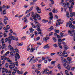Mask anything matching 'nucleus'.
Returning a JSON list of instances; mask_svg holds the SVG:
<instances>
[{"label": "nucleus", "instance_id": "obj_33", "mask_svg": "<svg viewBox=\"0 0 75 75\" xmlns=\"http://www.w3.org/2000/svg\"><path fill=\"white\" fill-rule=\"evenodd\" d=\"M57 55H59L60 57H61V56H62V54H61V53H60L59 52H58L57 53Z\"/></svg>", "mask_w": 75, "mask_h": 75}, {"label": "nucleus", "instance_id": "obj_60", "mask_svg": "<svg viewBox=\"0 0 75 75\" xmlns=\"http://www.w3.org/2000/svg\"><path fill=\"white\" fill-rule=\"evenodd\" d=\"M6 14V11L4 10L3 11V14Z\"/></svg>", "mask_w": 75, "mask_h": 75}, {"label": "nucleus", "instance_id": "obj_45", "mask_svg": "<svg viewBox=\"0 0 75 75\" xmlns=\"http://www.w3.org/2000/svg\"><path fill=\"white\" fill-rule=\"evenodd\" d=\"M69 8L70 12V13H71L72 12V8H71V7H69Z\"/></svg>", "mask_w": 75, "mask_h": 75}, {"label": "nucleus", "instance_id": "obj_5", "mask_svg": "<svg viewBox=\"0 0 75 75\" xmlns=\"http://www.w3.org/2000/svg\"><path fill=\"white\" fill-rule=\"evenodd\" d=\"M7 55H5V54L4 55H3V56H1V60H3V59H5V60H6V61L9 58H7L6 56Z\"/></svg>", "mask_w": 75, "mask_h": 75}, {"label": "nucleus", "instance_id": "obj_25", "mask_svg": "<svg viewBox=\"0 0 75 75\" xmlns=\"http://www.w3.org/2000/svg\"><path fill=\"white\" fill-rule=\"evenodd\" d=\"M34 56H31L30 58V60L29 62H31V61L34 59Z\"/></svg>", "mask_w": 75, "mask_h": 75}, {"label": "nucleus", "instance_id": "obj_21", "mask_svg": "<svg viewBox=\"0 0 75 75\" xmlns=\"http://www.w3.org/2000/svg\"><path fill=\"white\" fill-rule=\"evenodd\" d=\"M52 13H58V10H56L55 8H54L52 11Z\"/></svg>", "mask_w": 75, "mask_h": 75}, {"label": "nucleus", "instance_id": "obj_59", "mask_svg": "<svg viewBox=\"0 0 75 75\" xmlns=\"http://www.w3.org/2000/svg\"><path fill=\"white\" fill-rule=\"evenodd\" d=\"M18 70V69H17V67H15L14 70L15 72H16V71H17Z\"/></svg>", "mask_w": 75, "mask_h": 75}, {"label": "nucleus", "instance_id": "obj_24", "mask_svg": "<svg viewBox=\"0 0 75 75\" xmlns=\"http://www.w3.org/2000/svg\"><path fill=\"white\" fill-rule=\"evenodd\" d=\"M58 44H61V42L62 41V40L60 39H58Z\"/></svg>", "mask_w": 75, "mask_h": 75}, {"label": "nucleus", "instance_id": "obj_23", "mask_svg": "<svg viewBox=\"0 0 75 75\" xmlns=\"http://www.w3.org/2000/svg\"><path fill=\"white\" fill-rule=\"evenodd\" d=\"M68 23H69V27H71V26H72V22L69 21Z\"/></svg>", "mask_w": 75, "mask_h": 75}, {"label": "nucleus", "instance_id": "obj_27", "mask_svg": "<svg viewBox=\"0 0 75 75\" xmlns=\"http://www.w3.org/2000/svg\"><path fill=\"white\" fill-rule=\"evenodd\" d=\"M50 38H49V37H46L45 38H44L43 39V41H47V40H48V39H49Z\"/></svg>", "mask_w": 75, "mask_h": 75}, {"label": "nucleus", "instance_id": "obj_26", "mask_svg": "<svg viewBox=\"0 0 75 75\" xmlns=\"http://www.w3.org/2000/svg\"><path fill=\"white\" fill-rule=\"evenodd\" d=\"M62 5L63 6V7H66V4L64 3V2H62Z\"/></svg>", "mask_w": 75, "mask_h": 75}, {"label": "nucleus", "instance_id": "obj_2", "mask_svg": "<svg viewBox=\"0 0 75 75\" xmlns=\"http://www.w3.org/2000/svg\"><path fill=\"white\" fill-rule=\"evenodd\" d=\"M41 26V24L40 23H39L36 25V27L38 28L36 30L38 31V34H41V31H42V30L40 28V27Z\"/></svg>", "mask_w": 75, "mask_h": 75}, {"label": "nucleus", "instance_id": "obj_12", "mask_svg": "<svg viewBox=\"0 0 75 75\" xmlns=\"http://www.w3.org/2000/svg\"><path fill=\"white\" fill-rule=\"evenodd\" d=\"M36 7L38 13H41V9H40V8L38 6H36Z\"/></svg>", "mask_w": 75, "mask_h": 75}, {"label": "nucleus", "instance_id": "obj_9", "mask_svg": "<svg viewBox=\"0 0 75 75\" xmlns=\"http://www.w3.org/2000/svg\"><path fill=\"white\" fill-rule=\"evenodd\" d=\"M49 45V44H47L43 47L44 49H46V50H49V48L50 47V46Z\"/></svg>", "mask_w": 75, "mask_h": 75}, {"label": "nucleus", "instance_id": "obj_32", "mask_svg": "<svg viewBox=\"0 0 75 75\" xmlns=\"http://www.w3.org/2000/svg\"><path fill=\"white\" fill-rule=\"evenodd\" d=\"M40 39V38L39 37H38L34 39V40H35V41H38V40H39Z\"/></svg>", "mask_w": 75, "mask_h": 75}, {"label": "nucleus", "instance_id": "obj_8", "mask_svg": "<svg viewBox=\"0 0 75 75\" xmlns=\"http://www.w3.org/2000/svg\"><path fill=\"white\" fill-rule=\"evenodd\" d=\"M63 66H64V67H65V68H67V69L69 70V71L70 70V67H69V65H66L64 64H63Z\"/></svg>", "mask_w": 75, "mask_h": 75}, {"label": "nucleus", "instance_id": "obj_53", "mask_svg": "<svg viewBox=\"0 0 75 75\" xmlns=\"http://www.w3.org/2000/svg\"><path fill=\"white\" fill-rule=\"evenodd\" d=\"M55 31L57 32L56 33H59V30L55 29Z\"/></svg>", "mask_w": 75, "mask_h": 75}, {"label": "nucleus", "instance_id": "obj_64", "mask_svg": "<svg viewBox=\"0 0 75 75\" xmlns=\"http://www.w3.org/2000/svg\"><path fill=\"white\" fill-rule=\"evenodd\" d=\"M75 33H74V41H75Z\"/></svg>", "mask_w": 75, "mask_h": 75}, {"label": "nucleus", "instance_id": "obj_17", "mask_svg": "<svg viewBox=\"0 0 75 75\" xmlns=\"http://www.w3.org/2000/svg\"><path fill=\"white\" fill-rule=\"evenodd\" d=\"M40 15H38L37 13H35V16L33 17V18H37V17L38 18V17H40V16H39Z\"/></svg>", "mask_w": 75, "mask_h": 75}, {"label": "nucleus", "instance_id": "obj_16", "mask_svg": "<svg viewBox=\"0 0 75 75\" xmlns=\"http://www.w3.org/2000/svg\"><path fill=\"white\" fill-rule=\"evenodd\" d=\"M35 18H33L30 17V20L32 21H33V20H34V21H37V19Z\"/></svg>", "mask_w": 75, "mask_h": 75}, {"label": "nucleus", "instance_id": "obj_3", "mask_svg": "<svg viewBox=\"0 0 75 75\" xmlns=\"http://www.w3.org/2000/svg\"><path fill=\"white\" fill-rule=\"evenodd\" d=\"M1 42L2 43V46L1 47L2 50H3L4 48H6V43L4 42V39L2 38L1 40Z\"/></svg>", "mask_w": 75, "mask_h": 75}, {"label": "nucleus", "instance_id": "obj_28", "mask_svg": "<svg viewBox=\"0 0 75 75\" xmlns=\"http://www.w3.org/2000/svg\"><path fill=\"white\" fill-rule=\"evenodd\" d=\"M48 21V20H45L44 19H43L42 20V22L43 23H47Z\"/></svg>", "mask_w": 75, "mask_h": 75}, {"label": "nucleus", "instance_id": "obj_7", "mask_svg": "<svg viewBox=\"0 0 75 75\" xmlns=\"http://www.w3.org/2000/svg\"><path fill=\"white\" fill-rule=\"evenodd\" d=\"M50 17H49L50 20H52V18H53V15L52 14V13L51 12L49 13Z\"/></svg>", "mask_w": 75, "mask_h": 75}, {"label": "nucleus", "instance_id": "obj_4", "mask_svg": "<svg viewBox=\"0 0 75 75\" xmlns=\"http://www.w3.org/2000/svg\"><path fill=\"white\" fill-rule=\"evenodd\" d=\"M15 60L16 61H17L18 59H20V56L19 55V54L18 53H16V54L15 55Z\"/></svg>", "mask_w": 75, "mask_h": 75}, {"label": "nucleus", "instance_id": "obj_52", "mask_svg": "<svg viewBox=\"0 0 75 75\" xmlns=\"http://www.w3.org/2000/svg\"><path fill=\"white\" fill-rule=\"evenodd\" d=\"M56 62V61H52L51 62V64L52 65H53V64H54Z\"/></svg>", "mask_w": 75, "mask_h": 75}, {"label": "nucleus", "instance_id": "obj_49", "mask_svg": "<svg viewBox=\"0 0 75 75\" xmlns=\"http://www.w3.org/2000/svg\"><path fill=\"white\" fill-rule=\"evenodd\" d=\"M66 16L68 18H69V12H67V13Z\"/></svg>", "mask_w": 75, "mask_h": 75}, {"label": "nucleus", "instance_id": "obj_38", "mask_svg": "<svg viewBox=\"0 0 75 75\" xmlns=\"http://www.w3.org/2000/svg\"><path fill=\"white\" fill-rule=\"evenodd\" d=\"M52 39L54 42H56L57 41V40H56V38L53 37Z\"/></svg>", "mask_w": 75, "mask_h": 75}, {"label": "nucleus", "instance_id": "obj_37", "mask_svg": "<svg viewBox=\"0 0 75 75\" xmlns=\"http://www.w3.org/2000/svg\"><path fill=\"white\" fill-rule=\"evenodd\" d=\"M2 74H3V73H4V72H5V68H3L2 69Z\"/></svg>", "mask_w": 75, "mask_h": 75}, {"label": "nucleus", "instance_id": "obj_6", "mask_svg": "<svg viewBox=\"0 0 75 75\" xmlns=\"http://www.w3.org/2000/svg\"><path fill=\"white\" fill-rule=\"evenodd\" d=\"M15 64H16V63H14L13 64V66L11 65H9V68L11 69H12V70H14V67H15Z\"/></svg>", "mask_w": 75, "mask_h": 75}, {"label": "nucleus", "instance_id": "obj_51", "mask_svg": "<svg viewBox=\"0 0 75 75\" xmlns=\"http://www.w3.org/2000/svg\"><path fill=\"white\" fill-rule=\"evenodd\" d=\"M63 61H64V64H66V63H67V60L65 59H64Z\"/></svg>", "mask_w": 75, "mask_h": 75}, {"label": "nucleus", "instance_id": "obj_61", "mask_svg": "<svg viewBox=\"0 0 75 75\" xmlns=\"http://www.w3.org/2000/svg\"><path fill=\"white\" fill-rule=\"evenodd\" d=\"M23 45V43L21 42L20 43H19V46H22Z\"/></svg>", "mask_w": 75, "mask_h": 75}, {"label": "nucleus", "instance_id": "obj_39", "mask_svg": "<svg viewBox=\"0 0 75 75\" xmlns=\"http://www.w3.org/2000/svg\"><path fill=\"white\" fill-rule=\"evenodd\" d=\"M67 59L68 61H71L72 60V59L69 57H68Z\"/></svg>", "mask_w": 75, "mask_h": 75}, {"label": "nucleus", "instance_id": "obj_20", "mask_svg": "<svg viewBox=\"0 0 75 75\" xmlns=\"http://www.w3.org/2000/svg\"><path fill=\"white\" fill-rule=\"evenodd\" d=\"M71 17H72L73 16H74L75 17V13L73 12L72 13H71L70 15Z\"/></svg>", "mask_w": 75, "mask_h": 75}, {"label": "nucleus", "instance_id": "obj_54", "mask_svg": "<svg viewBox=\"0 0 75 75\" xmlns=\"http://www.w3.org/2000/svg\"><path fill=\"white\" fill-rule=\"evenodd\" d=\"M34 4H35V3L34 1L33 2H31L30 3V5H34Z\"/></svg>", "mask_w": 75, "mask_h": 75}, {"label": "nucleus", "instance_id": "obj_46", "mask_svg": "<svg viewBox=\"0 0 75 75\" xmlns=\"http://www.w3.org/2000/svg\"><path fill=\"white\" fill-rule=\"evenodd\" d=\"M6 60L5 59H4L2 62V64L3 65L4 64L5 62H6Z\"/></svg>", "mask_w": 75, "mask_h": 75}, {"label": "nucleus", "instance_id": "obj_30", "mask_svg": "<svg viewBox=\"0 0 75 75\" xmlns=\"http://www.w3.org/2000/svg\"><path fill=\"white\" fill-rule=\"evenodd\" d=\"M53 46L55 48H57L58 47V45L57 44H53Z\"/></svg>", "mask_w": 75, "mask_h": 75}, {"label": "nucleus", "instance_id": "obj_43", "mask_svg": "<svg viewBox=\"0 0 75 75\" xmlns=\"http://www.w3.org/2000/svg\"><path fill=\"white\" fill-rule=\"evenodd\" d=\"M64 47L65 50H67L68 48V47L66 45L64 46Z\"/></svg>", "mask_w": 75, "mask_h": 75}, {"label": "nucleus", "instance_id": "obj_58", "mask_svg": "<svg viewBox=\"0 0 75 75\" xmlns=\"http://www.w3.org/2000/svg\"><path fill=\"white\" fill-rule=\"evenodd\" d=\"M10 54V52L9 51H8L6 52L5 54V55H7L8 54Z\"/></svg>", "mask_w": 75, "mask_h": 75}, {"label": "nucleus", "instance_id": "obj_57", "mask_svg": "<svg viewBox=\"0 0 75 75\" xmlns=\"http://www.w3.org/2000/svg\"><path fill=\"white\" fill-rule=\"evenodd\" d=\"M2 8H3L4 10H5V9L6 8V6H5V5H3V6H2Z\"/></svg>", "mask_w": 75, "mask_h": 75}, {"label": "nucleus", "instance_id": "obj_48", "mask_svg": "<svg viewBox=\"0 0 75 75\" xmlns=\"http://www.w3.org/2000/svg\"><path fill=\"white\" fill-rule=\"evenodd\" d=\"M62 22H58V25H60V24H62V23H63V22H64V21H62Z\"/></svg>", "mask_w": 75, "mask_h": 75}, {"label": "nucleus", "instance_id": "obj_22", "mask_svg": "<svg viewBox=\"0 0 75 75\" xmlns=\"http://www.w3.org/2000/svg\"><path fill=\"white\" fill-rule=\"evenodd\" d=\"M29 30H30V33H33V31H34V29H33L32 28H30L29 29Z\"/></svg>", "mask_w": 75, "mask_h": 75}, {"label": "nucleus", "instance_id": "obj_36", "mask_svg": "<svg viewBox=\"0 0 75 75\" xmlns=\"http://www.w3.org/2000/svg\"><path fill=\"white\" fill-rule=\"evenodd\" d=\"M52 73V71H49L47 72V73H46V74H47V75H50V74H51Z\"/></svg>", "mask_w": 75, "mask_h": 75}, {"label": "nucleus", "instance_id": "obj_63", "mask_svg": "<svg viewBox=\"0 0 75 75\" xmlns=\"http://www.w3.org/2000/svg\"><path fill=\"white\" fill-rule=\"evenodd\" d=\"M75 69V67H72L71 68V69L72 71H74V69Z\"/></svg>", "mask_w": 75, "mask_h": 75}, {"label": "nucleus", "instance_id": "obj_14", "mask_svg": "<svg viewBox=\"0 0 75 75\" xmlns=\"http://www.w3.org/2000/svg\"><path fill=\"white\" fill-rule=\"evenodd\" d=\"M13 53H15V51H12L10 52V57H13V55L14 57V55Z\"/></svg>", "mask_w": 75, "mask_h": 75}, {"label": "nucleus", "instance_id": "obj_44", "mask_svg": "<svg viewBox=\"0 0 75 75\" xmlns=\"http://www.w3.org/2000/svg\"><path fill=\"white\" fill-rule=\"evenodd\" d=\"M13 51H15V52H18V50L17 48H16Z\"/></svg>", "mask_w": 75, "mask_h": 75}, {"label": "nucleus", "instance_id": "obj_15", "mask_svg": "<svg viewBox=\"0 0 75 75\" xmlns=\"http://www.w3.org/2000/svg\"><path fill=\"white\" fill-rule=\"evenodd\" d=\"M7 61L9 64H10L11 65H12V64H13V61L11 60H10L9 58L8 59Z\"/></svg>", "mask_w": 75, "mask_h": 75}, {"label": "nucleus", "instance_id": "obj_42", "mask_svg": "<svg viewBox=\"0 0 75 75\" xmlns=\"http://www.w3.org/2000/svg\"><path fill=\"white\" fill-rule=\"evenodd\" d=\"M32 17H34L35 16V14H34V12H32Z\"/></svg>", "mask_w": 75, "mask_h": 75}, {"label": "nucleus", "instance_id": "obj_29", "mask_svg": "<svg viewBox=\"0 0 75 75\" xmlns=\"http://www.w3.org/2000/svg\"><path fill=\"white\" fill-rule=\"evenodd\" d=\"M63 56H64L65 54H67V53L64 50L63 51V52L62 53Z\"/></svg>", "mask_w": 75, "mask_h": 75}, {"label": "nucleus", "instance_id": "obj_50", "mask_svg": "<svg viewBox=\"0 0 75 75\" xmlns=\"http://www.w3.org/2000/svg\"><path fill=\"white\" fill-rule=\"evenodd\" d=\"M59 47L61 48V49H62V46L61 45V44H59L58 45Z\"/></svg>", "mask_w": 75, "mask_h": 75}, {"label": "nucleus", "instance_id": "obj_13", "mask_svg": "<svg viewBox=\"0 0 75 75\" xmlns=\"http://www.w3.org/2000/svg\"><path fill=\"white\" fill-rule=\"evenodd\" d=\"M68 34L69 35H70V36H71V37L73 36V35H74V33L71 31L69 30L68 31Z\"/></svg>", "mask_w": 75, "mask_h": 75}, {"label": "nucleus", "instance_id": "obj_55", "mask_svg": "<svg viewBox=\"0 0 75 75\" xmlns=\"http://www.w3.org/2000/svg\"><path fill=\"white\" fill-rule=\"evenodd\" d=\"M65 74H66V75L68 74V70H65Z\"/></svg>", "mask_w": 75, "mask_h": 75}, {"label": "nucleus", "instance_id": "obj_56", "mask_svg": "<svg viewBox=\"0 0 75 75\" xmlns=\"http://www.w3.org/2000/svg\"><path fill=\"white\" fill-rule=\"evenodd\" d=\"M38 75H41V72L40 71H38L37 72Z\"/></svg>", "mask_w": 75, "mask_h": 75}, {"label": "nucleus", "instance_id": "obj_10", "mask_svg": "<svg viewBox=\"0 0 75 75\" xmlns=\"http://www.w3.org/2000/svg\"><path fill=\"white\" fill-rule=\"evenodd\" d=\"M8 48H9L11 51H14L15 49L13 48V47L11 46L10 45H9L8 46Z\"/></svg>", "mask_w": 75, "mask_h": 75}, {"label": "nucleus", "instance_id": "obj_41", "mask_svg": "<svg viewBox=\"0 0 75 75\" xmlns=\"http://www.w3.org/2000/svg\"><path fill=\"white\" fill-rule=\"evenodd\" d=\"M66 6H67L68 8H69V3L68 2L66 4L65 7H66Z\"/></svg>", "mask_w": 75, "mask_h": 75}, {"label": "nucleus", "instance_id": "obj_62", "mask_svg": "<svg viewBox=\"0 0 75 75\" xmlns=\"http://www.w3.org/2000/svg\"><path fill=\"white\" fill-rule=\"evenodd\" d=\"M4 37H7V34L6 33H4Z\"/></svg>", "mask_w": 75, "mask_h": 75}, {"label": "nucleus", "instance_id": "obj_35", "mask_svg": "<svg viewBox=\"0 0 75 75\" xmlns=\"http://www.w3.org/2000/svg\"><path fill=\"white\" fill-rule=\"evenodd\" d=\"M55 54H56L55 53H52L50 54V55L51 57H53V56L54 55H55Z\"/></svg>", "mask_w": 75, "mask_h": 75}, {"label": "nucleus", "instance_id": "obj_47", "mask_svg": "<svg viewBox=\"0 0 75 75\" xmlns=\"http://www.w3.org/2000/svg\"><path fill=\"white\" fill-rule=\"evenodd\" d=\"M5 66L6 68H8V63H6L5 64Z\"/></svg>", "mask_w": 75, "mask_h": 75}, {"label": "nucleus", "instance_id": "obj_1", "mask_svg": "<svg viewBox=\"0 0 75 75\" xmlns=\"http://www.w3.org/2000/svg\"><path fill=\"white\" fill-rule=\"evenodd\" d=\"M16 40V41H17L18 40V38L17 37H15L14 36H9L8 38H6L5 39V42H8L9 44H11V40Z\"/></svg>", "mask_w": 75, "mask_h": 75}, {"label": "nucleus", "instance_id": "obj_18", "mask_svg": "<svg viewBox=\"0 0 75 75\" xmlns=\"http://www.w3.org/2000/svg\"><path fill=\"white\" fill-rule=\"evenodd\" d=\"M75 4V2L74 1H73V2H72V3L71 4V8H73V7H74V5Z\"/></svg>", "mask_w": 75, "mask_h": 75}, {"label": "nucleus", "instance_id": "obj_40", "mask_svg": "<svg viewBox=\"0 0 75 75\" xmlns=\"http://www.w3.org/2000/svg\"><path fill=\"white\" fill-rule=\"evenodd\" d=\"M69 28H72L74 29L75 28V25H72L71 26H70V27H69Z\"/></svg>", "mask_w": 75, "mask_h": 75}, {"label": "nucleus", "instance_id": "obj_31", "mask_svg": "<svg viewBox=\"0 0 75 75\" xmlns=\"http://www.w3.org/2000/svg\"><path fill=\"white\" fill-rule=\"evenodd\" d=\"M57 67L59 69H61V67L59 64H58L57 65Z\"/></svg>", "mask_w": 75, "mask_h": 75}, {"label": "nucleus", "instance_id": "obj_19", "mask_svg": "<svg viewBox=\"0 0 75 75\" xmlns=\"http://www.w3.org/2000/svg\"><path fill=\"white\" fill-rule=\"evenodd\" d=\"M35 50V47H34V48L33 47L32 48H31L30 49V52H34V51Z\"/></svg>", "mask_w": 75, "mask_h": 75}, {"label": "nucleus", "instance_id": "obj_11", "mask_svg": "<svg viewBox=\"0 0 75 75\" xmlns=\"http://www.w3.org/2000/svg\"><path fill=\"white\" fill-rule=\"evenodd\" d=\"M6 27L5 29V33H8V29H10V26H9V25H6Z\"/></svg>", "mask_w": 75, "mask_h": 75}, {"label": "nucleus", "instance_id": "obj_34", "mask_svg": "<svg viewBox=\"0 0 75 75\" xmlns=\"http://www.w3.org/2000/svg\"><path fill=\"white\" fill-rule=\"evenodd\" d=\"M4 23L6 25L7 24V21L6 20V19H4Z\"/></svg>", "mask_w": 75, "mask_h": 75}]
</instances>
